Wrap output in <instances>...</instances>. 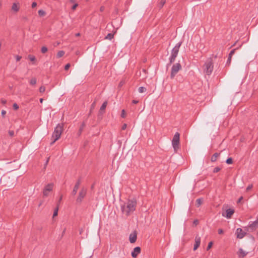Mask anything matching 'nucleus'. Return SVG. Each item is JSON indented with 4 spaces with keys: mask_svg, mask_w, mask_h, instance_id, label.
I'll return each mask as SVG.
<instances>
[{
    "mask_svg": "<svg viewBox=\"0 0 258 258\" xmlns=\"http://www.w3.org/2000/svg\"><path fill=\"white\" fill-rule=\"evenodd\" d=\"M202 200L201 199H198L196 200V206L197 207H200L202 204Z\"/></svg>",
    "mask_w": 258,
    "mask_h": 258,
    "instance_id": "5701e85b",
    "label": "nucleus"
},
{
    "mask_svg": "<svg viewBox=\"0 0 258 258\" xmlns=\"http://www.w3.org/2000/svg\"><path fill=\"white\" fill-rule=\"evenodd\" d=\"M87 194V189L85 187H82L80 190L78 196L76 199V202L78 204H80L83 201L84 198L85 197Z\"/></svg>",
    "mask_w": 258,
    "mask_h": 258,
    "instance_id": "0eeeda50",
    "label": "nucleus"
},
{
    "mask_svg": "<svg viewBox=\"0 0 258 258\" xmlns=\"http://www.w3.org/2000/svg\"><path fill=\"white\" fill-rule=\"evenodd\" d=\"M258 227V219L255 221L252 222L251 223L249 224L248 225V228L250 229V231H253L255 230L256 228Z\"/></svg>",
    "mask_w": 258,
    "mask_h": 258,
    "instance_id": "f8f14e48",
    "label": "nucleus"
},
{
    "mask_svg": "<svg viewBox=\"0 0 258 258\" xmlns=\"http://www.w3.org/2000/svg\"><path fill=\"white\" fill-rule=\"evenodd\" d=\"M246 233L241 228H238L236 229V235L237 238L241 239L246 235Z\"/></svg>",
    "mask_w": 258,
    "mask_h": 258,
    "instance_id": "9d476101",
    "label": "nucleus"
},
{
    "mask_svg": "<svg viewBox=\"0 0 258 258\" xmlns=\"http://www.w3.org/2000/svg\"><path fill=\"white\" fill-rule=\"evenodd\" d=\"M126 126H127V125L126 124L124 123L123 124V125L122 126V127H121V129L122 130H124L126 128Z\"/></svg>",
    "mask_w": 258,
    "mask_h": 258,
    "instance_id": "49530a36",
    "label": "nucleus"
},
{
    "mask_svg": "<svg viewBox=\"0 0 258 258\" xmlns=\"http://www.w3.org/2000/svg\"><path fill=\"white\" fill-rule=\"evenodd\" d=\"M213 245V242L212 241L210 242L208 244V245L207 247V250H209L212 247Z\"/></svg>",
    "mask_w": 258,
    "mask_h": 258,
    "instance_id": "72a5a7b5",
    "label": "nucleus"
},
{
    "mask_svg": "<svg viewBox=\"0 0 258 258\" xmlns=\"http://www.w3.org/2000/svg\"><path fill=\"white\" fill-rule=\"evenodd\" d=\"M76 1H77V0H70V2L71 3H75V4Z\"/></svg>",
    "mask_w": 258,
    "mask_h": 258,
    "instance_id": "6e6d98bb",
    "label": "nucleus"
},
{
    "mask_svg": "<svg viewBox=\"0 0 258 258\" xmlns=\"http://www.w3.org/2000/svg\"><path fill=\"white\" fill-rule=\"evenodd\" d=\"M37 81L35 78H33L30 81V84L32 85H34L36 84Z\"/></svg>",
    "mask_w": 258,
    "mask_h": 258,
    "instance_id": "b1692460",
    "label": "nucleus"
},
{
    "mask_svg": "<svg viewBox=\"0 0 258 258\" xmlns=\"http://www.w3.org/2000/svg\"><path fill=\"white\" fill-rule=\"evenodd\" d=\"M13 107L15 110H17L19 108V106L17 103H14L13 105Z\"/></svg>",
    "mask_w": 258,
    "mask_h": 258,
    "instance_id": "c9c22d12",
    "label": "nucleus"
},
{
    "mask_svg": "<svg viewBox=\"0 0 258 258\" xmlns=\"http://www.w3.org/2000/svg\"><path fill=\"white\" fill-rule=\"evenodd\" d=\"M221 170V168L219 167H215L214 170H213V172L214 173H217L218 172H219L220 170Z\"/></svg>",
    "mask_w": 258,
    "mask_h": 258,
    "instance_id": "2f4dec72",
    "label": "nucleus"
},
{
    "mask_svg": "<svg viewBox=\"0 0 258 258\" xmlns=\"http://www.w3.org/2000/svg\"><path fill=\"white\" fill-rule=\"evenodd\" d=\"M104 7H101L100 8V11H103L104 10Z\"/></svg>",
    "mask_w": 258,
    "mask_h": 258,
    "instance_id": "bf43d9fd",
    "label": "nucleus"
},
{
    "mask_svg": "<svg viewBox=\"0 0 258 258\" xmlns=\"http://www.w3.org/2000/svg\"><path fill=\"white\" fill-rule=\"evenodd\" d=\"M85 126V124L84 122H83L82 124H81L80 128H79V135H80L82 132V131L83 130L84 127Z\"/></svg>",
    "mask_w": 258,
    "mask_h": 258,
    "instance_id": "a878e982",
    "label": "nucleus"
},
{
    "mask_svg": "<svg viewBox=\"0 0 258 258\" xmlns=\"http://www.w3.org/2000/svg\"><path fill=\"white\" fill-rule=\"evenodd\" d=\"M12 10L15 12H17L19 10V8L16 3H14L13 4Z\"/></svg>",
    "mask_w": 258,
    "mask_h": 258,
    "instance_id": "a211bd4d",
    "label": "nucleus"
},
{
    "mask_svg": "<svg viewBox=\"0 0 258 258\" xmlns=\"http://www.w3.org/2000/svg\"><path fill=\"white\" fill-rule=\"evenodd\" d=\"M28 58L31 61H34L36 60V58L34 55H29Z\"/></svg>",
    "mask_w": 258,
    "mask_h": 258,
    "instance_id": "c85d7f7f",
    "label": "nucleus"
},
{
    "mask_svg": "<svg viewBox=\"0 0 258 258\" xmlns=\"http://www.w3.org/2000/svg\"><path fill=\"white\" fill-rule=\"evenodd\" d=\"M82 231H83V229H81V230H80V234H81V233H82Z\"/></svg>",
    "mask_w": 258,
    "mask_h": 258,
    "instance_id": "0e129e2a",
    "label": "nucleus"
},
{
    "mask_svg": "<svg viewBox=\"0 0 258 258\" xmlns=\"http://www.w3.org/2000/svg\"><path fill=\"white\" fill-rule=\"evenodd\" d=\"M179 133L176 132L174 134L172 140V145L175 152H176L179 147Z\"/></svg>",
    "mask_w": 258,
    "mask_h": 258,
    "instance_id": "39448f33",
    "label": "nucleus"
},
{
    "mask_svg": "<svg viewBox=\"0 0 258 258\" xmlns=\"http://www.w3.org/2000/svg\"><path fill=\"white\" fill-rule=\"evenodd\" d=\"M218 231L219 234H222L224 232L223 230L222 229H219Z\"/></svg>",
    "mask_w": 258,
    "mask_h": 258,
    "instance_id": "a18cd8bd",
    "label": "nucleus"
},
{
    "mask_svg": "<svg viewBox=\"0 0 258 258\" xmlns=\"http://www.w3.org/2000/svg\"><path fill=\"white\" fill-rule=\"evenodd\" d=\"M6 114V111L4 110H3L2 111V115L4 116L5 115V114Z\"/></svg>",
    "mask_w": 258,
    "mask_h": 258,
    "instance_id": "09e8293b",
    "label": "nucleus"
},
{
    "mask_svg": "<svg viewBox=\"0 0 258 258\" xmlns=\"http://www.w3.org/2000/svg\"><path fill=\"white\" fill-rule=\"evenodd\" d=\"M204 73L210 76L213 71V62L211 58H208L203 66Z\"/></svg>",
    "mask_w": 258,
    "mask_h": 258,
    "instance_id": "7ed1b4c3",
    "label": "nucleus"
},
{
    "mask_svg": "<svg viewBox=\"0 0 258 258\" xmlns=\"http://www.w3.org/2000/svg\"><path fill=\"white\" fill-rule=\"evenodd\" d=\"M124 83L122 82V81H121L119 83V86H121V85H122V84H123Z\"/></svg>",
    "mask_w": 258,
    "mask_h": 258,
    "instance_id": "052dcab7",
    "label": "nucleus"
},
{
    "mask_svg": "<svg viewBox=\"0 0 258 258\" xmlns=\"http://www.w3.org/2000/svg\"><path fill=\"white\" fill-rule=\"evenodd\" d=\"M9 134L11 137H13L14 136V132L13 131H9Z\"/></svg>",
    "mask_w": 258,
    "mask_h": 258,
    "instance_id": "e433bc0d",
    "label": "nucleus"
},
{
    "mask_svg": "<svg viewBox=\"0 0 258 258\" xmlns=\"http://www.w3.org/2000/svg\"><path fill=\"white\" fill-rule=\"evenodd\" d=\"M141 248L139 246L136 247L133 251L132 252L131 255L133 257L136 258L138 256V255L141 252Z\"/></svg>",
    "mask_w": 258,
    "mask_h": 258,
    "instance_id": "4468645a",
    "label": "nucleus"
},
{
    "mask_svg": "<svg viewBox=\"0 0 258 258\" xmlns=\"http://www.w3.org/2000/svg\"><path fill=\"white\" fill-rule=\"evenodd\" d=\"M53 184L48 183L44 188L43 190V195L44 197H47L49 195V192L52 190Z\"/></svg>",
    "mask_w": 258,
    "mask_h": 258,
    "instance_id": "6e6552de",
    "label": "nucleus"
},
{
    "mask_svg": "<svg viewBox=\"0 0 258 258\" xmlns=\"http://www.w3.org/2000/svg\"><path fill=\"white\" fill-rule=\"evenodd\" d=\"M58 205L56 206V207L54 211L53 214V217H55L58 214Z\"/></svg>",
    "mask_w": 258,
    "mask_h": 258,
    "instance_id": "393cba45",
    "label": "nucleus"
},
{
    "mask_svg": "<svg viewBox=\"0 0 258 258\" xmlns=\"http://www.w3.org/2000/svg\"><path fill=\"white\" fill-rule=\"evenodd\" d=\"M45 91V88L44 86H41L39 88V92L40 93H43Z\"/></svg>",
    "mask_w": 258,
    "mask_h": 258,
    "instance_id": "7c9ffc66",
    "label": "nucleus"
},
{
    "mask_svg": "<svg viewBox=\"0 0 258 258\" xmlns=\"http://www.w3.org/2000/svg\"><path fill=\"white\" fill-rule=\"evenodd\" d=\"M70 66H71V65H70V63H68V64H67L65 66V67H64V69H65L66 70H68L70 68Z\"/></svg>",
    "mask_w": 258,
    "mask_h": 258,
    "instance_id": "ea45409f",
    "label": "nucleus"
},
{
    "mask_svg": "<svg viewBox=\"0 0 258 258\" xmlns=\"http://www.w3.org/2000/svg\"><path fill=\"white\" fill-rule=\"evenodd\" d=\"M146 91V88L144 87H140L139 88V92L141 93H144Z\"/></svg>",
    "mask_w": 258,
    "mask_h": 258,
    "instance_id": "bb28decb",
    "label": "nucleus"
},
{
    "mask_svg": "<svg viewBox=\"0 0 258 258\" xmlns=\"http://www.w3.org/2000/svg\"><path fill=\"white\" fill-rule=\"evenodd\" d=\"M62 196H61L58 201V202L57 203V206L59 205L60 203L61 202V200H62Z\"/></svg>",
    "mask_w": 258,
    "mask_h": 258,
    "instance_id": "79ce46f5",
    "label": "nucleus"
},
{
    "mask_svg": "<svg viewBox=\"0 0 258 258\" xmlns=\"http://www.w3.org/2000/svg\"><path fill=\"white\" fill-rule=\"evenodd\" d=\"M86 258H90V257H86Z\"/></svg>",
    "mask_w": 258,
    "mask_h": 258,
    "instance_id": "69168bd1",
    "label": "nucleus"
},
{
    "mask_svg": "<svg viewBox=\"0 0 258 258\" xmlns=\"http://www.w3.org/2000/svg\"><path fill=\"white\" fill-rule=\"evenodd\" d=\"M137 203L135 200H128L126 203L121 205V209L122 213L128 216L131 213L133 212L136 207Z\"/></svg>",
    "mask_w": 258,
    "mask_h": 258,
    "instance_id": "f257e3e1",
    "label": "nucleus"
},
{
    "mask_svg": "<svg viewBox=\"0 0 258 258\" xmlns=\"http://www.w3.org/2000/svg\"><path fill=\"white\" fill-rule=\"evenodd\" d=\"M81 183V180L80 178H79L76 181L75 185L73 188V189L71 192V194L72 196H75L76 195V194L77 192V190L79 189Z\"/></svg>",
    "mask_w": 258,
    "mask_h": 258,
    "instance_id": "1a4fd4ad",
    "label": "nucleus"
},
{
    "mask_svg": "<svg viewBox=\"0 0 258 258\" xmlns=\"http://www.w3.org/2000/svg\"><path fill=\"white\" fill-rule=\"evenodd\" d=\"M181 66L179 63H176L173 64L171 68V75L170 77L171 79H173L175 75L177 74V73L181 70Z\"/></svg>",
    "mask_w": 258,
    "mask_h": 258,
    "instance_id": "423d86ee",
    "label": "nucleus"
},
{
    "mask_svg": "<svg viewBox=\"0 0 258 258\" xmlns=\"http://www.w3.org/2000/svg\"><path fill=\"white\" fill-rule=\"evenodd\" d=\"M181 42H179L174 46L171 51V56L169 57L170 64L172 63L175 60V58L178 53L179 48L181 46Z\"/></svg>",
    "mask_w": 258,
    "mask_h": 258,
    "instance_id": "20e7f679",
    "label": "nucleus"
},
{
    "mask_svg": "<svg viewBox=\"0 0 258 258\" xmlns=\"http://www.w3.org/2000/svg\"><path fill=\"white\" fill-rule=\"evenodd\" d=\"M138 102L139 101L138 100H134L132 101L133 103H134V104H137V103H138Z\"/></svg>",
    "mask_w": 258,
    "mask_h": 258,
    "instance_id": "864d4df0",
    "label": "nucleus"
},
{
    "mask_svg": "<svg viewBox=\"0 0 258 258\" xmlns=\"http://www.w3.org/2000/svg\"><path fill=\"white\" fill-rule=\"evenodd\" d=\"M78 5L77 3H75L72 7V9L73 10H75L76 8L78 7Z\"/></svg>",
    "mask_w": 258,
    "mask_h": 258,
    "instance_id": "58836bf2",
    "label": "nucleus"
},
{
    "mask_svg": "<svg viewBox=\"0 0 258 258\" xmlns=\"http://www.w3.org/2000/svg\"><path fill=\"white\" fill-rule=\"evenodd\" d=\"M121 116L122 117V118H124L125 116V111L124 110H122V111H121Z\"/></svg>",
    "mask_w": 258,
    "mask_h": 258,
    "instance_id": "4c0bfd02",
    "label": "nucleus"
},
{
    "mask_svg": "<svg viewBox=\"0 0 258 258\" xmlns=\"http://www.w3.org/2000/svg\"><path fill=\"white\" fill-rule=\"evenodd\" d=\"M165 0H162V1L160 2V4H159V7H160V8H162V7L164 6V5L165 4Z\"/></svg>",
    "mask_w": 258,
    "mask_h": 258,
    "instance_id": "f704fd0d",
    "label": "nucleus"
},
{
    "mask_svg": "<svg viewBox=\"0 0 258 258\" xmlns=\"http://www.w3.org/2000/svg\"><path fill=\"white\" fill-rule=\"evenodd\" d=\"M49 157L48 158V159H47V160H46V161L45 162V166L47 164V163H48V162L49 161Z\"/></svg>",
    "mask_w": 258,
    "mask_h": 258,
    "instance_id": "4d7b16f0",
    "label": "nucleus"
},
{
    "mask_svg": "<svg viewBox=\"0 0 258 258\" xmlns=\"http://www.w3.org/2000/svg\"><path fill=\"white\" fill-rule=\"evenodd\" d=\"M113 36H114V34H112V33H109L105 37V39L111 40L113 38Z\"/></svg>",
    "mask_w": 258,
    "mask_h": 258,
    "instance_id": "412c9836",
    "label": "nucleus"
},
{
    "mask_svg": "<svg viewBox=\"0 0 258 258\" xmlns=\"http://www.w3.org/2000/svg\"><path fill=\"white\" fill-rule=\"evenodd\" d=\"M237 49V48L232 49V50L230 52V53H229V56H231V57H232V56L234 54V53H235V50H236Z\"/></svg>",
    "mask_w": 258,
    "mask_h": 258,
    "instance_id": "473e14b6",
    "label": "nucleus"
},
{
    "mask_svg": "<svg viewBox=\"0 0 258 258\" xmlns=\"http://www.w3.org/2000/svg\"><path fill=\"white\" fill-rule=\"evenodd\" d=\"M247 253V252L244 251L242 248L239 249L238 254L240 258H243Z\"/></svg>",
    "mask_w": 258,
    "mask_h": 258,
    "instance_id": "dca6fc26",
    "label": "nucleus"
},
{
    "mask_svg": "<svg viewBox=\"0 0 258 258\" xmlns=\"http://www.w3.org/2000/svg\"><path fill=\"white\" fill-rule=\"evenodd\" d=\"M48 50L46 46H43L41 48V51L42 53H46Z\"/></svg>",
    "mask_w": 258,
    "mask_h": 258,
    "instance_id": "cd10ccee",
    "label": "nucleus"
},
{
    "mask_svg": "<svg viewBox=\"0 0 258 258\" xmlns=\"http://www.w3.org/2000/svg\"><path fill=\"white\" fill-rule=\"evenodd\" d=\"M64 53H65V52L63 50L59 51L57 53L56 56L57 58H60V57H62V56H63Z\"/></svg>",
    "mask_w": 258,
    "mask_h": 258,
    "instance_id": "aec40b11",
    "label": "nucleus"
},
{
    "mask_svg": "<svg viewBox=\"0 0 258 258\" xmlns=\"http://www.w3.org/2000/svg\"><path fill=\"white\" fill-rule=\"evenodd\" d=\"M252 187V184H250V185H249L247 187H246V191H248L249 190L251 189Z\"/></svg>",
    "mask_w": 258,
    "mask_h": 258,
    "instance_id": "a19ab883",
    "label": "nucleus"
},
{
    "mask_svg": "<svg viewBox=\"0 0 258 258\" xmlns=\"http://www.w3.org/2000/svg\"><path fill=\"white\" fill-rule=\"evenodd\" d=\"M137 238V233L136 231H134V232L132 233L130 235L129 237V240L131 243H135Z\"/></svg>",
    "mask_w": 258,
    "mask_h": 258,
    "instance_id": "ddd939ff",
    "label": "nucleus"
},
{
    "mask_svg": "<svg viewBox=\"0 0 258 258\" xmlns=\"http://www.w3.org/2000/svg\"><path fill=\"white\" fill-rule=\"evenodd\" d=\"M201 243V237L197 235L195 238V243L194 244V250H196L200 246Z\"/></svg>",
    "mask_w": 258,
    "mask_h": 258,
    "instance_id": "2eb2a0df",
    "label": "nucleus"
},
{
    "mask_svg": "<svg viewBox=\"0 0 258 258\" xmlns=\"http://www.w3.org/2000/svg\"><path fill=\"white\" fill-rule=\"evenodd\" d=\"M49 157L48 158V159H47V160H46V161L45 162V166L47 164V163H48V162L49 161Z\"/></svg>",
    "mask_w": 258,
    "mask_h": 258,
    "instance_id": "13d9d810",
    "label": "nucleus"
},
{
    "mask_svg": "<svg viewBox=\"0 0 258 258\" xmlns=\"http://www.w3.org/2000/svg\"><path fill=\"white\" fill-rule=\"evenodd\" d=\"M38 14L40 17H43L45 15L46 13L43 10H40L38 11Z\"/></svg>",
    "mask_w": 258,
    "mask_h": 258,
    "instance_id": "4be33fe9",
    "label": "nucleus"
},
{
    "mask_svg": "<svg viewBox=\"0 0 258 258\" xmlns=\"http://www.w3.org/2000/svg\"><path fill=\"white\" fill-rule=\"evenodd\" d=\"M226 163L228 164H232L233 163V159L232 158H228L226 161Z\"/></svg>",
    "mask_w": 258,
    "mask_h": 258,
    "instance_id": "c756f323",
    "label": "nucleus"
},
{
    "mask_svg": "<svg viewBox=\"0 0 258 258\" xmlns=\"http://www.w3.org/2000/svg\"><path fill=\"white\" fill-rule=\"evenodd\" d=\"M43 98H40V103H42L43 102Z\"/></svg>",
    "mask_w": 258,
    "mask_h": 258,
    "instance_id": "e2e57ef3",
    "label": "nucleus"
},
{
    "mask_svg": "<svg viewBox=\"0 0 258 258\" xmlns=\"http://www.w3.org/2000/svg\"><path fill=\"white\" fill-rule=\"evenodd\" d=\"M234 212V210L232 209H228L226 210V213H222V216L223 217H225L228 219H230L231 218L232 215L233 214Z\"/></svg>",
    "mask_w": 258,
    "mask_h": 258,
    "instance_id": "9b49d317",
    "label": "nucleus"
},
{
    "mask_svg": "<svg viewBox=\"0 0 258 258\" xmlns=\"http://www.w3.org/2000/svg\"><path fill=\"white\" fill-rule=\"evenodd\" d=\"M107 104V101L104 102L103 103V104H102L101 106L100 107V111H104L106 107Z\"/></svg>",
    "mask_w": 258,
    "mask_h": 258,
    "instance_id": "6ab92c4d",
    "label": "nucleus"
},
{
    "mask_svg": "<svg viewBox=\"0 0 258 258\" xmlns=\"http://www.w3.org/2000/svg\"><path fill=\"white\" fill-rule=\"evenodd\" d=\"M231 56H228V60H227V62H230L231 61Z\"/></svg>",
    "mask_w": 258,
    "mask_h": 258,
    "instance_id": "603ef678",
    "label": "nucleus"
},
{
    "mask_svg": "<svg viewBox=\"0 0 258 258\" xmlns=\"http://www.w3.org/2000/svg\"><path fill=\"white\" fill-rule=\"evenodd\" d=\"M220 154L216 153L213 155V156L211 157V160L212 162H214L216 161L217 158L219 156Z\"/></svg>",
    "mask_w": 258,
    "mask_h": 258,
    "instance_id": "f3484780",
    "label": "nucleus"
},
{
    "mask_svg": "<svg viewBox=\"0 0 258 258\" xmlns=\"http://www.w3.org/2000/svg\"><path fill=\"white\" fill-rule=\"evenodd\" d=\"M75 35H76V36L78 37L80 35V34L79 33H78L76 34Z\"/></svg>",
    "mask_w": 258,
    "mask_h": 258,
    "instance_id": "680f3d73",
    "label": "nucleus"
},
{
    "mask_svg": "<svg viewBox=\"0 0 258 258\" xmlns=\"http://www.w3.org/2000/svg\"><path fill=\"white\" fill-rule=\"evenodd\" d=\"M199 223V221L198 220H195L194 221V224L197 225Z\"/></svg>",
    "mask_w": 258,
    "mask_h": 258,
    "instance_id": "3c124183",
    "label": "nucleus"
},
{
    "mask_svg": "<svg viewBox=\"0 0 258 258\" xmlns=\"http://www.w3.org/2000/svg\"><path fill=\"white\" fill-rule=\"evenodd\" d=\"M22 57L19 55H16V59L17 61H19L21 59Z\"/></svg>",
    "mask_w": 258,
    "mask_h": 258,
    "instance_id": "c03bdc74",
    "label": "nucleus"
},
{
    "mask_svg": "<svg viewBox=\"0 0 258 258\" xmlns=\"http://www.w3.org/2000/svg\"><path fill=\"white\" fill-rule=\"evenodd\" d=\"M63 131V124H58L55 127L54 131L52 134L51 138L53 141L50 143V145H53L57 140H58Z\"/></svg>",
    "mask_w": 258,
    "mask_h": 258,
    "instance_id": "f03ea898",
    "label": "nucleus"
},
{
    "mask_svg": "<svg viewBox=\"0 0 258 258\" xmlns=\"http://www.w3.org/2000/svg\"><path fill=\"white\" fill-rule=\"evenodd\" d=\"M244 231H245L246 232V231H248L250 229H249L248 228V227H244Z\"/></svg>",
    "mask_w": 258,
    "mask_h": 258,
    "instance_id": "8fccbe9b",
    "label": "nucleus"
},
{
    "mask_svg": "<svg viewBox=\"0 0 258 258\" xmlns=\"http://www.w3.org/2000/svg\"><path fill=\"white\" fill-rule=\"evenodd\" d=\"M1 102L2 104H3L4 105L6 104L7 103V100H5V99H2L1 100Z\"/></svg>",
    "mask_w": 258,
    "mask_h": 258,
    "instance_id": "de8ad7c7",
    "label": "nucleus"
},
{
    "mask_svg": "<svg viewBox=\"0 0 258 258\" xmlns=\"http://www.w3.org/2000/svg\"><path fill=\"white\" fill-rule=\"evenodd\" d=\"M243 199V197H241L238 200V203H240L241 202V201Z\"/></svg>",
    "mask_w": 258,
    "mask_h": 258,
    "instance_id": "5fc2aeb1",
    "label": "nucleus"
},
{
    "mask_svg": "<svg viewBox=\"0 0 258 258\" xmlns=\"http://www.w3.org/2000/svg\"><path fill=\"white\" fill-rule=\"evenodd\" d=\"M37 6V3L36 2H33L32 4V8H34L35 7H36Z\"/></svg>",
    "mask_w": 258,
    "mask_h": 258,
    "instance_id": "37998d69",
    "label": "nucleus"
}]
</instances>
